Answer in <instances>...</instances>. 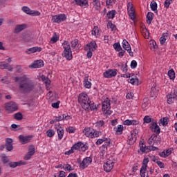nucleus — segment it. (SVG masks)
I'll use <instances>...</instances> for the list:
<instances>
[{
    "label": "nucleus",
    "mask_w": 177,
    "mask_h": 177,
    "mask_svg": "<svg viewBox=\"0 0 177 177\" xmlns=\"http://www.w3.org/2000/svg\"><path fill=\"white\" fill-rule=\"evenodd\" d=\"M68 116H66V115H62V116H58L55 118V121L59 122V121H64V120H68V118H67Z\"/></svg>",
    "instance_id": "44"
},
{
    "label": "nucleus",
    "mask_w": 177,
    "mask_h": 177,
    "mask_svg": "<svg viewBox=\"0 0 177 177\" xmlns=\"http://www.w3.org/2000/svg\"><path fill=\"white\" fill-rule=\"evenodd\" d=\"M92 35H99V28L97 26H95L92 30Z\"/></svg>",
    "instance_id": "58"
},
{
    "label": "nucleus",
    "mask_w": 177,
    "mask_h": 177,
    "mask_svg": "<svg viewBox=\"0 0 177 177\" xmlns=\"http://www.w3.org/2000/svg\"><path fill=\"white\" fill-rule=\"evenodd\" d=\"M0 68L1 70H8V71H13V68L8 63L5 64L4 62H0Z\"/></svg>",
    "instance_id": "23"
},
{
    "label": "nucleus",
    "mask_w": 177,
    "mask_h": 177,
    "mask_svg": "<svg viewBox=\"0 0 177 177\" xmlns=\"http://www.w3.org/2000/svg\"><path fill=\"white\" fill-rule=\"evenodd\" d=\"M15 82L18 83V88L21 93H30L35 88V84H34V82L30 80L27 75L15 77Z\"/></svg>",
    "instance_id": "1"
},
{
    "label": "nucleus",
    "mask_w": 177,
    "mask_h": 177,
    "mask_svg": "<svg viewBox=\"0 0 177 177\" xmlns=\"http://www.w3.org/2000/svg\"><path fill=\"white\" fill-rule=\"evenodd\" d=\"M153 118H151L149 115H146L144 118V122L146 124H150L153 121Z\"/></svg>",
    "instance_id": "52"
},
{
    "label": "nucleus",
    "mask_w": 177,
    "mask_h": 177,
    "mask_svg": "<svg viewBox=\"0 0 177 177\" xmlns=\"http://www.w3.org/2000/svg\"><path fill=\"white\" fill-rule=\"evenodd\" d=\"M122 48L124 50H127V52H129V50H131V45L129 44L128 41H127V39L123 40Z\"/></svg>",
    "instance_id": "30"
},
{
    "label": "nucleus",
    "mask_w": 177,
    "mask_h": 177,
    "mask_svg": "<svg viewBox=\"0 0 177 177\" xmlns=\"http://www.w3.org/2000/svg\"><path fill=\"white\" fill-rule=\"evenodd\" d=\"M140 150L142 153H146V144L140 142Z\"/></svg>",
    "instance_id": "56"
},
{
    "label": "nucleus",
    "mask_w": 177,
    "mask_h": 177,
    "mask_svg": "<svg viewBox=\"0 0 177 177\" xmlns=\"http://www.w3.org/2000/svg\"><path fill=\"white\" fill-rule=\"evenodd\" d=\"M153 142H154L155 146H157V145H160V143H161V138H158L157 136V134H155Z\"/></svg>",
    "instance_id": "50"
},
{
    "label": "nucleus",
    "mask_w": 177,
    "mask_h": 177,
    "mask_svg": "<svg viewBox=\"0 0 177 177\" xmlns=\"http://www.w3.org/2000/svg\"><path fill=\"white\" fill-rule=\"evenodd\" d=\"M56 129H57V134H58V139L59 140H62V139H63V136L64 135V129H63V128L62 127H56Z\"/></svg>",
    "instance_id": "29"
},
{
    "label": "nucleus",
    "mask_w": 177,
    "mask_h": 177,
    "mask_svg": "<svg viewBox=\"0 0 177 177\" xmlns=\"http://www.w3.org/2000/svg\"><path fill=\"white\" fill-rule=\"evenodd\" d=\"M62 169L65 171H74V169L71 167V165L69 164L64 165Z\"/></svg>",
    "instance_id": "46"
},
{
    "label": "nucleus",
    "mask_w": 177,
    "mask_h": 177,
    "mask_svg": "<svg viewBox=\"0 0 177 177\" xmlns=\"http://www.w3.org/2000/svg\"><path fill=\"white\" fill-rule=\"evenodd\" d=\"M22 40L24 42H30V41H31V35L30 33H24L23 35Z\"/></svg>",
    "instance_id": "34"
},
{
    "label": "nucleus",
    "mask_w": 177,
    "mask_h": 177,
    "mask_svg": "<svg viewBox=\"0 0 177 177\" xmlns=\"http://www.w3.org/2000/svg\"><path fill=\"white\" fill-rule=\"evenodd\" d=\"M83 133L87 137V138H91V139H93L95 138V131H93V129H91L90 127H86L83 130Z\"/></svg>",
    "instance_id": "16"
},
{
    "label": "nucleus",
    "mask_w": 177,
    "mask_h": 177,
    "mask_svg": "<svg viewBox=\"0 0 177 177\" xmlns=\"http://www.w3.org/2000/svg\"><path fill=\"white\" fill-rule=\"evenodd\" d=\"M149 158H145L142 162V166L140 169V174L141 177H146V171L147 170V164H149Z\"/></svg>",
    "instance_id": "9"
},
{
    "label": "nucleus",
    "mask_w": 177,
    "mask_h": 177,
    "mask_svg": "<svg viewBox=\"0 0 177 177\" xmlns=\"http://www.w3.org/2000/svg\"><path fill=\"white\" fill-rule=\"evenodd\" d=\"M59 39V36H57V35H56V33H55V36H53L50 42H51V44H56V42H57V40Z\"/></svg>",
    "instance_id": "57"
},
{
    "label": "nucleus",
    "mask_w": 177,
    "mask_h": 177,
    "mask_svg": "<svg viewBox=\"0 0 177 177\" xmlns=\"http://www.w3.org/2000/svg\"><path fill=\"white\" fill-rule=\"evenodd\" d=\"M51 106L53 109H59V106H60V101L52 103Z\"/></svg>",
    "instance_id": "62"
},
{
    "label": "nucleus",
    "mask_w": 177,
    "mask_h": 177,
    "mask_svg": "<svg viewBox=\"0 0 177 177\" xmlns=\"http://www.w3.org/2000/svg\"><path fill=\"white\" fill-rule=\"evenodd\" d=\"M84 110H97V108L96 107V105H95L93 102L90 101V102L88 103V107Z\"/></svg>",
    "instance_id": "40"
},
{
    "label": "nucleus",
    "mask_w": 177,
    "mask_h": 177,
    "mask_svg": "<svg viewBox=\"0 0 177 177\" xmlns=\"http://www.w3.org/2000/svg\"><path fill=\"white\" fill-rule=\"evenodd\" d=\"M151 9L153 12H156V10H157V3L156 2H151Z\"/></svg>",
    "instance_id": "59"
},
{
    "label": "nucleus",
    "mask_w": 177,
    "mask_h": 177,
    "mask_svg": "<svg viewBox=\"0 0 177 177\" xmlns=\"http://www.w3.org/2000/svg\"><path fill=\"white\" fill-rule=\"evenodd\" d=\"M128 13L130 19L131 20H134L136 17L135 16V10L133 9V6H132V3H129L127 5Z\"/></svg>",
    "instance_id": "15"
},
{
    "label": "nucleus",
    "mask_w": 177,
    "mask_h": 177,
    "mask_svg": "<svg viewBox=\"0 0 177 177\" xmlns=\"http://www.w3.org/2000/svg\"><path fill=\"white\" fill-rule=\"evenodd\" d=\"M32 136H24L23 135H20L19 136V140L21 145H27V143H30L31 142V140L32 139Z\"/></svg>",
    "instance_id": "11"
},
{
    "label": "nucleus",
    "mask_w": 177,
    "mask_h": 177,
    "mask_svg": "<svg viewBox=\"0 0 177 177\" xmlns=\"http://www.w3.org/2000/svg\"><path fill=\"white\" fill-rule=\"evenodd\" d=\"M168 76L170 80H175V71L171 69L168 71Z\"/></svg>",
    "instance_id": "43"
},
{
    "label": "nucleus",
    "mask_w": 177,
    "mask_h": 177,
    "mask_svg": "<svg viewBox=\"0 0 177 177\" xmlns=\"http://www.w3.org/2000/svg\"><path fill=\"white\" fill-rule=\"evenodd\" d=\"M64 48V52L62 55L66 59V60H71L73 59V51L71 50V46L68 44V41H65L62 44Z\"/></svg>",
    "instance_id": "3"
},
{
    "label": "nucleus",
    "mask_w": 177,
    "mask_h": 177,
    "mask_svg": "<svg viewBox=\"0 0 177 177\" xmlns=\"http://www.w3.org/2000/svg\"><path fill=\"white\" fill-rule=\"evenodd\" d=\"M71 45L73 49H74L75 48V46H77L78 45V39H75L73 41H72L71 42Z\"/></svg>",
    "instance_id": "61"
},
{
    "label": "nucleus",
    "mask_w": 177,
    "mask_h": 177,
    "mask_svg": "<svg viewBox=\"0 0 177 177\" xmlns=\"http://www.w3.org/2000/svg\"><path fill=\"white\" fill-rule=\"evenodd\" d=\"M77 162L80 163V168L82 169H85V168H88L91 164H92V158L91 157H86L83 159L82 162L80 160V159L77 160Z\"/></svg>",
    "instance_id": "5"
},
{
    "label": "nucleus",
    "mask_w": 177,
    "mask_h": 177,
    "mask_svg": "<svg viewBox=\"0 0 177 177\" xmlns=\"http://www.w3.org/2000/svg\"><path fill=\"white\" fill-rule=\"evenodd\" d=\"M137 66H138V62H136V60H133L131 63V67L132 68H136Z\"/></svg>",
    "instance_id": "64"
},
{
    "label": "nucleus",
    "mask_w": 177,
    "mask_h": 177,
    "mask_svg": "<svg viewBox=\"0 0 177 177\" xmlns=\"http://www.w3.org/2000/svg\"><path fill=\"white\" fill-rule=\"evenodd\" d=\"M50 78H52V75H50V73H48V75L46 77V78H45V84L46 88L48 91L46 94V99L49 100V102L55 100V92H53L52 88H53V84H52Z\"/></svg>",
    "instance_id": "2"
},
{
    "label": "nucleus",
    "mask_w": 177,
    "mask_h": 177,
    "mask_svg": "<svg viewBox=\"0 0 177 177\" xmlns=\"http://www.w3.org/2000/svg\"><path fill=\"white\" fill-rule=\"evenodd\" d=\"M64 20H66V15L64 14L53 17V21L54 23H62V21H64Z\"/></svg>",
    "instance_id": "19"
},
{
    "label": "nucleus",
    "mask_w": 177,
    "mask_h": 177,
    "mask_svg": "<svg viewBox=\"0 0 177 177\" xmlns=\"http://www.w3.org/2000/svg\"><path fill=\"white\" fill-rule=\"evenodd\" d=\"M1 158L3 164H8L9 162V158L6 156V154L2 153Z\"/></svg>",
    "instance_id": "49"
},
{
    "label": "nucleus",
    "mask_w": 177,
    "mask_h": 177,
    "mask_svg": "<svg viewBox=\"0 0 177 177\" xmlns=\"http://www.w3.org/2000/svg\"><path fill=\"white\" fill-rule=\"evenodd\" d=\"M124 125H138L139 124V122L138 120H126L123 122Z\"/></svg>",
    "instance_id": "31"
},
{
    "label": "nucleus",
    "mask_w": 177,
    "mask_h": 177,
    "mask_svg": "<svg viewBox=\"0 0 177 177\" xmlns=\"http://www.w3.org/2000/svg\"><path fill=\"white\" fill-rule=\"evenodd\" d=\"M159 124L162 125L165 127V125H168V118H162L159 120Z\"/></svg>",
    "instance_id": "37"
},
{
    "label": "nucleus",
    "mask_w": 177,
    "mask_h": 177,
    "mask_svg": "<svg viewBox=\"0 0 177 177\" xmlns=\"http://www.w3.org/2000/svg\"><path fill=\"white\" fill-rule=\"evenodd\" d=\"M107 26H108V28H111V31H114V30H117L115 25L113 24V21H109L108 22Z\"/></svg>",
    "instance_id": "47"
},
{
    "label": "nucleus",
    "mask_w": 177,
    "mask_h": 177,
    "mask_svg": "<svg viewBox=\"0 0 177 177\" xmlns=\"http://www.w3.org/2000/svg\"><path fill=\"white\" fill-rule=\"evenodd\" d=\"M11 131H20V125H17L16 124H12L10 127Z\"/></svg>",
    "instance_id": "51"
},
{
    "label": "nucleus",
    "mask_w": 177,
    "mask_h": 177,
    "mask_svg": "<svg viewBox=\"0 0 177 177\" xmlns=\"http://www.w3.org/2000/svg\"><path fill=\"white\" fill-rule=\"evenodd\" d=\"M21 10L26 13V15H29L30 16H39L41 12L39 11L32 10L28 6H24L21 8Z\"/></svg>",
    "instance_id": "8"
},
{
    "label": "nucleus",
    "mask_w": 177,
    "mask_h": 177,
    "mask_svg": "<svg viewBox=\"0 0 177 177\" xmlns=\"http://www.w3.org/2000/svg\"><path fill=\"white\" fill-rule=\"evenodd\" d=\"M115 132H119L121 133L124 131V127L122 125H118L117 127H114Z\"/></svg>",
    "instance_id": "53"
},
{
    "label": "nucleus",
    "mask_w": 177,
    "mask_h": 177,
    "mask_svg": "<svg viewBox=\"0 0 177 177\" xmlns=\"http://www.w3.org/2000/svg\"><path fill=\"white\" fill-rule=\"evenodd\" d=\"M44 61L39 59L33 62L30 65H29V68H41L44 67Z\"/></svg>",
    "instance_id": "14"
},
{
    "label": "nucleus",
    "mask_w": 177,
    "mask_h": 177,
    "mask_svg": "<svg viewBox=\"0 0 177 177\" xmlns=\"http://www.w3.org/2000/svg\"><path fill=\"white\" fill-rule=\"evenodd\" d=\"M174 1H175V0H165V8L168 9V8H169V5H171V3H172V2H174Z\"/></svg>",
    "instance_id": "60"
},
{
    "label": "nucleus",
    "mask_w": 177,
    "mask_h": 177,
    "mask_svg": "<svg viewBox=\"0 0 177 177\" xmlns=\"http://www.w3.org/2000/svg\"><path fill=\"white\" fill-rule=\"evenodd\" d=\"M15 120H17V121H21L23 120V113L18 112L14 115Z\"/></svg>",
    "instance_id": "36"
},
{
    "label": "nucleus",
    "mask_w": 177,
    "mask_h": 177,
    "mask_svg": "<svg viewBox=\"0 0 177 177\" xmlns=\"http://www.w3.org/2000/svg\"><path fill=\"white\" fill-rule=\"evenodd\" d=\"M72 149L73 150H79V151H86L88 150V145H84L82 142H78L72 147Z\"/></svg>",
    "instance_id": "7"
},
{
    "label": "nucleus",
    "mask_w": 177,
    "mask_h": 177,
    "mask_svg": "<svg viewBox=\"0 0 177 177\" xmlns=\"http://www.w3.org/2000/svg\"><path fill=\"white\" fill-rule=\"evenodd\" d=\"M115 162L110 160H107L104 164V169L105 172H110L113 169V167H114Z\"/></svg>",
    "instance_id": "13"
},
{
    "label": "nucleus",
    "mask_w": 177,
    "mask_h": 177,
    "mask_svg": "<svg viewBox=\"0 0 177 177\" xmlns=\"http://www.w3.org/2000/svg\"><path fill=\"white\" fill-rule=\"evenodd\" d=\"M157 95H158V89L153 85V86L151 87L150 96L154 99L155 97H157Z\"/></svg>",
    "instance_id": "28"
},
{
    "label": "nucleus",
    "mask_w": 177,
    "mask_h": 177,
    "mask_svg": "<svg viewBox=\"0 0 177 177\" xmlns=\"http://www.w3.org/2000/svg\"><path fill=\"white\" fill-rule=\"evenodd\" d=\"M27 28V25L26 24H21V25H17L15 28V34H19V32H21L23 30H26Z\"/></svg>",
    "instance_id": "25"
},
{
    "label": "nucleus",
    "mask_w": 177,
    "mask_h": 177,
    "mask_svg": "<svg viewBox=\"0 0 177 177\" xmlns=\"http://www.w3.org/2000/svg\"><path fill=\"white\" fill-rule=\"evenodd\" d=\"M46 133L48 138H53V136H55V131H53V129L48 130L46 131Z\"/></svg>",
    "instance_id": "55"
},
{
    "label": "nucleus",
    "mask_w": 177,
    "mask_h": 177,
    "mask_svg": "<svg viewBox=\"0 0 177 177\" xmlns=\"http://www.w3.org/2000/svg\"><path fill=\"white\" fill-rule=\"evenodd\" d=\"M28 153L30 154V156H34V154L35 153V147H34V145H30L29 147Z\"/></svg>",
    "instance_id": "45"
},
{
    "label": "nucleus",
    "mask_w": 177,
    "mask_h": 177,
    "mask_svg": "<svg viewBox=\"0 0 177 177\" xmlns=\"http://www.w3.org/2000/svg\"><path fill=\"white\" fill-rule=\"evenodd\" d=\"M153 12H149L147 15V24H151V21H153Z\"/></svg>",
    "instance_id": "35"
},
{
    "label": "nucleus",
    "mask_w": 177,
    "mask_h": 177,
    "mask_svg": "<svg viewBox=\"0 0 177 177\" xmlns=\"http://www.w3.org/2000/svg\"><path fill=\"white\" fill-rule=\"evenodd\" d=\"M8 165L10 168H16V167H21V165H26V162L22 160L18 162H10Z\"/></svg>",
    "instance_id": "22"
},
{
    "label": "nucleus",
    "mask_w": 177,
    "mask_h": 177,
    "mask_svg": "<svg viewBox=\"0 0 177 177\" xmlns=\"http://www.w3.org/2000/svg\"><path fill=\"white\" fill-rule=\"evenodd\" d=\"M154 138H156V134H152V136L148 140V144L149 145V146H155Z\"/></svg>",
    "instance_id": "42"
},
{
    "label": "nucleus",
    "mask_w": 177,
    "mask_h": 177,
    "mask_svg": "<svg viewBox=\"0 0 177 177\" xmlns=\"http://www.w3.org/2000/svg\"><path fill=\"white\" fill-rule=\"evenodd\" d=\"M76 2V5H79L80 6H86L88 5L87 0H74Z\"/></svg>",
    "instance_id": "33"
},
{
    "label": "nucleus",
    "mask_w": 177,
    "mask_h": 177,
    "mask_svg": "<svg viewBox=\"0 0 177 177\" xmlns=\"http://www.w3.org/2000/svg\"><path fill=\"white\" fill-rule=\"evenodd\" d=\"M167 99L168 104H172V103L176 100V97H175V95L172 93V92L167 95Z\"/></svg>",
    "instance_id": "26"
},
{
    "label": "nucleus",
    "mask_w": 177,
    "mask_h": 177,
    "mask_svg": "<svg viewBox=\"0 0 177 177\" xmlns=\"http://www.w3.org/2000/svg\"><path fill=\"white\" fill-rule=\"evenodd\" d=\"M150 129L152 131V132H155V133L157 135H160L161 132V129L158 124H157V122H153L150 127Z\"/></svg>",
    "instance_id": "21"
},
{
    "label": "nucleus",
    "mask_w": 177,
    "mask_h": 177,
    "mask_svg": "<svg viewBox=\"0 0 177 177\" xmlns=\"http://www.w3.org/2000/svg\"><path fill=\"white\" fill-rule=\"evenodd\" d=\"M84 85L85 88H87L88 89H89V88L92 86V83H91V82L88 80L87 77H85L84 81Z\"/></svg>",
    "instance_id": "39"
},
{
    "label": "nucleus",
    "mask_w": 177,
    "mask_h": 177,
    "mask_svg": "<svg viewBox=\"0 0 177 177\" xmlns=\"http://www.w3.org/2000/svg\"><path fill=\"white\" fill-rule=\"evenodd\" d=\"M113 48L115 50H116L117 52H120V50H122V48L121 47V45L120 44V43H115L113 44Z\"/></svg>",
    "instance_id": "48"
},
{
    "label": "nucleus",
    "mask_w": 177,
    "mask_h": 177,
    "mask_svg": "<svg viewBox=\"0 0 177 177\" xmlns=\"http://www.w3.org/2000/svg\"><path fill=\"white\" fill-rule=\"evenodd\" d=\"M130 84L132 85H138L139 84V79L138 78H131L129 81Z\"/></svg>",
    "instance_id": "54"
},
{
    "label": "nucleus",
    "mask_w": 177,
    "mask_h": 177,
    "mask_svg": "<svg viewBox=\"0 0 177 177\" xmlns=\"http://www.w3.org/2000/svg\"><path fill=\"white\" fill-rule=\"evenodd\" d=\"M118 70H109L104 73V77L105 78H113V77H115L117 75Z\"/></svg>",
    "instance_id": "18"
},
{
    "label": "nucleus",
    "mask_w": 177,
    "mask_h": 177,
    "mask_svg": "<svg viewBox=\"0 0 177 177\" xmlns=\"http://www.w3.org/2000/svg\"><path fill=\"white\" fill-rule=\"evenodd\" d=\"M128 65H127V64L124 66V64H122L121 66V70L122 71H123V73H127V71H128Z\"/></svg>",
    "instance_id": "63"
},
{
    "label": "nucleus",
    "mask_w": 177,
    "mask_h": 177,
    "mask_svg": "<svg viewBox=\"0 0 177 177\" xmlns=\"http://www.w3.org/2000/svg\"><path fill=\"white\" fill-rule=\"evenodd\" d=\"M93 2L95 10H99L100 9V1L99 0H93Z\"/></svg>",
    "instance_id": "41"
},
{
    "label": "nucleus",
    "mask_w": 177,
    "mask_h": 177,
    "mask_svg": "<svg viewBox=\"0 0 177 177\" xmlns=\"http://www.w3.org/2000/svg\"><path fill=\"white\" fill-rule=\"evenodd\" d=\"M111 106H110V100L106 98L105 101L103 102L102 103V111H106V110H110Z\"/></svg>",
    "instance_id": "27"
},
{
    "label": "nucleus",
    "mask_w": 177,
    "mask_h": 177,
    "mask_svg": "<svg viewBox=\"0 0 177 177\" xmlns=\"http://www.w3.org/2000/svg\"><path fill=\"white\" fill-rule=\"evenodd\" d=\"M6 150L7 151H12L13 150V140L12 138H7L6 140Z\"/></svg>",
    "instance_id": "20"
},
{
    "label": "nucleus",
    "mask_w": 177,
    "mask_h": 177,
    "mask_svg": "<svg viewBox=\"0 0 177 177\" xmlns=\"http://www.w3.org/2000/svg\"><path fill=\"white\" fill-rule=\"evenodd\" d=\"M168 38V33H162V37L160 38V42L161 45H164Z\"/></svg>",
    "instance_id": "32"
},
{
    "label": "nucleus",
    "mask_w": 177,
    "mask_h": 177,
    "mask_svg": "<svg viewBox=\"0 0 177 177\" xmlns=\"http://www.w3.org/2000/svg\"><path fill=\"white\" fill-rule=\"evenodd\" d=\"M97 48V45H96V42L91 41L86 44V46L84 48V50H89L91 52H93L94 50H96Z\"/></svg>",
    "instance_id": "17"
},
{
    "label": "nucleus",
    "mask_w": 177,
    "mask_h": 177,
    "mask_svg": "<svg viewBox=\"0 0 177 177\" xmlns=\"http://www.w3.org/2000/svg\"><path fill=\"white\" fill-rule=\"evenodd\" d=\"M41 50H42V48L41 47H32L30 48L27 49L26 50V53H27V55H31V53L41 52Z\"/></svg>",
    "instance_id": "24"
},
{
    "label": "nucleus",
    "mask_w": 177,
    "mask_h": 177,
    "mask_svg": "<svg viewBox=\"0 0 177 177\" xmlns=\"http://www.w3.org/2000/svg\"><path fill=\"white\" fill-rule=\"evenodd\" d=\"M78 102L80 103L82 109H86L89 107V103H91V100L86 93H81L78 97Z\"/></svg>",
    "instance_id": "4"
},
{
    "label": "nucleus",
    "mask_w": 177,
    "mask_h": 177,
    "mask_svg": "<svg viewBox=\"0 0 177 177\" xmlns=\"http://www.w3.org/2000/svg\"><path fill=\"white\" fill-rule=\"evenodd\" d=\"M104 142L105 144L102 145V147H104V149H106V150H107V147L110 146V143H111V140L110 138H104L102 139H98L95 144L97 145V146H99V145H102V143Z\"/></svg>",
    "instance_id": "10"
},
{
    "label": "nucleus",
    "mask_w": 177,
    "mask_h": 177,
    "mask_svg": "<svg viewBox=\"0 0 177 177\" xmlns=\"http://www.w3.org/2000/svg\"><path fill=\"white\" fill-rule=\"evenodd\" d=\"M138 130L135 129L131 132V134L128 136L129 145H133L136 142V134Z\"/></svg>",
    "instance_id": "12"
},
{
    "label": "nucleus",
    "mask_w": 177,
    "mask_h": 177,
    "mask_svg": "<svg viewBox=\"0 0 177 177\" xmlns=\"http://www.w3.org/2000/svg\"><path fill=\"white\" fill-rule=\"evenodd\" d=\"M115 10H111L106 14V17H108V19H114V17H115Z\"/></svg>",
    "instance_id": "38"
},
{
    "label": "nucleus",
    "mask_w": 177,
    "mask_h": 177,
    "mask_svg": "<svg viewBox=\"0 0 177 177\" xmlns=\"http://www.w3.org/2000/svg\"><path fill=\"white\" fill-rule=\"evenodd\" d=\"M6 110L8 113H13V111L19 110V106L15 102H10L6 104Z\"/></svg>",
    "instance_id": "6"
}]
</instances>
